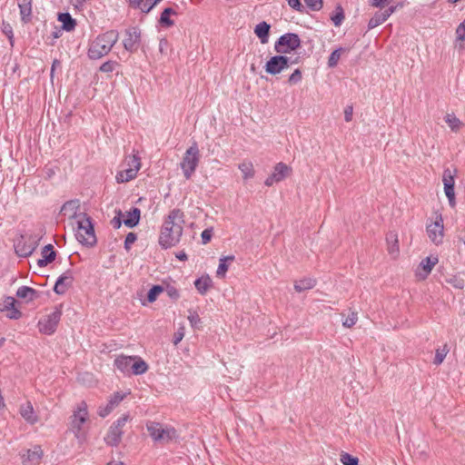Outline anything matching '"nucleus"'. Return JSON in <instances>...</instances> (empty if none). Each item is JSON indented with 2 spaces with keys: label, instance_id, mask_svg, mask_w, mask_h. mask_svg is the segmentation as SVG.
Segmentation results:
<instances>
[{
  "label": "nucleus",
  "instance_id": "f257e3e1",
  "mask_svg": "<svg viewBox=\"0 0 465 465\" xmlns=\"http://www.w3.org/2000/svg\"><path fill=\"white\" fill-rule=\"evenodd\" d=\"M183 213L180 209H173L165 218L160 232L159 245L163 249L176 246L183 235L184 223Z\"/></svg>",
  "mask_w": 465,
  "mask_h": 465
},
{
  "label": "nucleus",
  "instance_id": "f03ea898",
  "mask_svg": "<svg viewBox=\"0 0 465 465\" xmlns=\"http://www.w3.org/2000/svg\"><path fill=\"white\" fill-rule=\"evenodd\" d=\"M119 39L116 30H109L99 35L90 45L87 54L92 60H98L108 54Z\"/></svg>",
  "mask_w": 465,
  "mask_h": 465
},
{
  "label": "nucleus",
  "instance_id": "7ed1b4c3",
  "mask_svg": "<svg viewBox=\"0 0 465 465\" xmlns=\"http://www.w3.org/2000/svg\"><path fill=\"white\" fill-rule=\"evenodd\" d=\"M79 216L81 219L77 221L75 237L81 244L93 247L96 244L97 239L92 219L86 213H81Z\"/></svg>",
  "mask_w": 465,
  "mask_h": 465
},
{
  "label": "nucleus",
  "instance_id": "20e7f679",
  "mask_svg": "<svg viewBox=\"0 0 465 465\" xmlns=\"http://www.w3.org/2000/svg\"><path fill=\"white\" fill-rule=\"evenodd\" d=\"M391 2H371L372 6L379 8V11L370 19L368 30H371L384 23L392 13L404 6V2H397L396 5H390Z\"/></svg>",
  "mask_w": 465,
  "mask_h": 465
},
{
  "label": "nucleus",
  "instance_id": "39448f33",
  "mask_svg": "<svg viewBox=\"0 0 465 465\" xmlns=\"http://www.w3.org/2000/svg\"><path fill=\"white\" fill-rule=\"evenodd\" d=\"M200 162V150L196 142L185 151L183 159L180 163V167L183 171L185 179L189 180L194 173Z\"/></svg>",
  "mask_w": 465,
  "mask_h": 465
},
{
  "label": "nucleus",
  "instance_id": "423d86ee",
  "mask_svg": "<svg viewBox=\"0 0 465 465\" xmlns=\"http://www.w3.org/2000/svg\"><path fill=\"white\" fill-rule=\"evenodd\" d=\"M149 435L154 441L168 443L176 440L179 437L177 430L171 426L163 427L157 422H151L146 425Z\"/></svg>",
  "mask_w": 465,
  "mask_h": 465
},
{
  "label": "nucleus",
  "instance_id": "0eeeda50",
  "mask_svg": "<svg viewBox=\"0 0 465 465\" xmlns=\"http://www.w3.org/2000/svg\"><path fill=\"white\" fill-rule=\"evenodd\" d=\"M130 420L129 414H124L119 417L109 428L104 441L107 445L115 447L121 442L122 436L124 434V427L126 422Z\"/></svg>",
  "mask_w": 465,
  "mask_h": 465
},
{
  "label": "nucleus",
  "instance_id": "6e6552de",
  "mask_svg": "<svg viewBox=\"0 0 465 465\" xmlns=\"http://www.w3.org/2000/svg\"><path fill=\"white\" fill-rule=\"evenodd\" d=\"M301 46V39L295 33H286L281 35L274 44L277 54H290Z\"/></svg>",
  "mask_w": 465,
  "mask_h": 465
},
{
  "label": "nucleus",
  "instance_id": "1a4fd4ad",
  "mask_svg": "<svg viewBox=\"0 0 465 465\" xmlns=\"http://www.w3.org/2000/svg\"><path fill=\"white\" fill-rule=\"evenodd\" d=\"M88 419V407L87 403L83 401L74 410L73 415L71 416V430L74 435L78 438L82 430L83 425Z\"/></svg>",
  "mask_w": 465,
  "mask_h": 465
},
{
  "label": "nucleus",
  "instance_id": "9d476101",
  "mask_svg": "<svg viewBox=\"0 0 465 465\" xmlns=\"http://www.w3.org/2000/svg\"><path fill=\"white\" fill-rule=\"evenodd\" d=\"M62 310L60 307H55L54 312L41 319L38 322L40 332L45 335L53 334L58 326L61 320Z\"/></svg>",
  "mask_w": 465,
  "mask_h": 465
},
{
  "label": "nucleus",
  "instance_id": "9b49d317",
  "mask_svg": "<svg viewBox=\"0 0 465 465\" xmlns=\"http://www.w3.org/2000/svg\"><path fill=\"white\" fill-rule=\"evenodd\" d=\"M291 57L279 54L272 56L265 64L264 70L271 75L281 74L291 65Z\"/></svg>",
  "mask_w": 465,
  "mask_h": 465
},
{
  "label": "nucleus",
  "instance_id": "f8f14e48",
  "mask_svg": "<svg viewBox=\"0 0 465 465\" xmlns=\"http://www.w3.org/2000/svg\"><path fill=\"white\" fill-rule=\"evenodd\" d=\"M141 30L136 26L128 27L124 31V38L123 40L124 48L129 53H134L141 45Z\"/></svg>",
  "mask_w": 465,
  "mask_h": 465
},
{
  "label": "nucleus",
  "instance_id": "ddd939ff",
  "mask_svg": "<svg viewBox=\"0 0 465 465\" xmlns=\"http://www.w3.org/2000/svg\"><path fill=\"white\" fill-rule=\"evenodd\" d=\"M74 281V272L68 269L57 278L53 290L56 294L63 295L73 286Z\"/></svg>",
  "mask_w": 465,
  "mask_h": 465
},
{
  "label": "nucleus",
  "instance_id": "4468645a",
  "mask_svg": "<svg viewBox=\"0 0 465 465\" xmlns=\"http://www.w3.org/2000/svg\"><path fill=\"white\" fill-rule=\"evenodd\" d=\"M292 169L286 163L282 162L278 163L274 166L272 174L269 175L264 181V184L268 187H271L274 183L282 182L289 175Z\"/></svg>",
  "mask_w": 465,
  "mask_h": 465
},
{
  "label": "nucleus",
  "instance_id": "2eb2a0df",
  "mask_svg": "<svg viewBox=\"0 0 465 465\" xmlns=\"http://www.w3.org/2000/svg\"><path fill=\"white\" fill-rule=\"evenodd\" d=\"M427 233L430 241L435 244L438 245L442 242L443 219L441 215L438 216L433 223L427 226Z\"/></svg>",
  "mask_w": 465,
  "mask_h": 465
},
{
  "label": "nucleus",
  "instance_id": "dca6fc26",
  "mask_svg": "<svg viewBox=\"0 0 465 465\" xmlns=\"http://www.w3.org/2000/svg\"><path fill=\"white\" fill-rule=\"evenodd\" d=\"M43 457V450L40 446L36 445L31 450H26L21 453L23 465H35L39 463Z\"/></svg>",
  "mask_w": 465,
  "mask_h": 465
},
{
  "label": "nucleus",
  "instance_id": "f3484780",
  "mask_svg": "<svg viewBox=\"0 0 465 465\" xmlns=\"http://www.w3.org/2000/svg\"><path fill=\"white\" fill-rule=\"evenodd\" d=\"M124 394L121 392H114L109 399L105 405H101L98 408L97 413L100 417L104 418L108 416L112 411L124 400Z\"/></svg>",
  "mask_w": 465,
  "mask_h": 465
},
{
  "label": "nucleus",
  "instance_id": "a211bd4d",
  "mask_svg": "<svg viewBox=\"0 0 465 465\" xmlns=\"http://www.w3.org/2000/svg\"><path fill=\"white\" fill-rule=\"evenodd\" d=\"M290 7L301 14H307L309 11H319L323 7V2H288Z\"/></svg>",
  "mask_w": 465,
  "mask_h": 465
},
{
  "label": "nucleus",
  "instance_id": "6ab92c4d",
  "mask_svg": "<svg viewBox=\"0 0 465 465\" xmlns=\"http://www.w3.org/2000/svg\"><path fill=\"white\" fill-rule=\"evenodd\" d=\"M16 303L17 301L12 296H6L5 298L1 311L8 312L6 314L7 318L12 320H18L22 317L21 311L15 307Z\"/></svg>",
  "mask_w": 465,
  "mask_h": 465
},
{
  "label": "nucleus",
  "instance_id": "aec40b11",
  "mask_svg": "<svg viewBox=\"0 0 465 465\" xmlns=\"http://www.w3.org/2000/svg\"><path fill=\"white\" fill-rule=\"evenodd\" d=\"M41 255L42 258L37 261V265L43 268L54 261L56 257V252L54 251V246L49 243L42 249Z\"/></svg>",
  "mask_w": 465,
  "mask_h": 465
},
{
  "label": "nucleus",
  "instance_id": "412c9836",
  "mask_svg": "<svg viewBox=\"0 0 465 465\" xmlns=\"http://www.w3.org/2000/svg\"><path fill=\"white\" fill-rule=\"evenodd\" d=\"M442 182L444 184V193L446 196L455 194V180L450 169H446L443 172Z\"/></svg>",
  "mask_w": 465,
  "mask_h": 465
},
{
  "label": "nucleus",
  "instance_id": "4be33fe9",
  "mask_svg": "<svg viewBox=\"0 0 465 465\" xmlns=\"http://www.w3.org/2000/svg\"><path fill=\"white\" fill-rule=\"evenodd\" d=\"M271 25L265 21H262L255 25L254 34L260 39L262 45H265L269 41Z\"/></svg>",
  "mask_w": 465,
  "mask_h": 465
},
{
  "label": "nucleus",
  "instance_id": "5701e85b",
  "mask_svg": "<svg viewBox=\"0 0 465 465\" xmlns=\"http://www.w3.org/2000/svg\"><path fill=\"white\" fill-rule=\"evenodd\" d=\"M134 360L135 356L121 355L114 360V365L123 373H127L131 371V366Z\"/></svg>",
  "mask_w": 465,
  "mask_h": 465
},
{
  "label": "nucleus",
  "instance_id": "b1692460",
  "mask_svg": "<svg viewBox=\"0 0 465 465\" xmlns=\"http://www.w3.org/2000/svg\"><path fill=\"white\" fill-rule=\"evenodd\" d=\"M141 219V210L137 207H132L127 212V216L124 220V224L128 228H134L138 225Z\"/></svg>",
  "mask_w": 465,
  "mask_h": 465
},
{
  "label": "nucleus",
  "instance_id": "393cba45",
  "mask_svg": "<svg viewBox=\"0 0 465 465\" xmlns=\"http://www.w3.org/2000/svg\"><path fill=\"white\" fill-rule=\"evenodd\" d=\"M194 286L200 294L204 295L213 286V281L208 274H205L194 281Z\"/></svg>",
  "mask_w": 465,
  "mask_h": 465
},
{
  "label": "nucleus",
  "instance_id": "a878e982",
  "mask_svg": "<svg viewBox=\"0 0 465 465\" xmlns=\"http://www.w3.org/2000/svg\"><path fill=\"white\" fill-rule=\"evenodd\" d=\"M57 20L62 23L61 28L66 32H71L75 28L76 22L69 13H59Z\"/></svg>",
  "mask_w": 465,
  "mask_h": 465
},
{
  "label": "nucleus",
  "instance_id": "bb28decb",
  "mask_svg": "<svg viewBox=\"0 0 465 465\" xmlns=\"http://www.w3.org/2000/svg\"><path fill=\"white\" fill-rule=\"evenodd\" d=\"M80 208V201L78 199L70 200L64 203L61 208V213L64 215H67L69 217L76 216V213Z\"/></svg>",
  "mask_w": 465,
  "mask_h": 465
},
{
  "label": "nucleus",
  "instance_id": "cd10ccee",
  "mask_svg": "<svg viewBox=\"0 0 465 465\" xmlns=\"http://www.w3.org/2000/svg\"><path fill=\"white\" fill-rule=\"evenodd\" d=\"M38 292L35 289L28 286H21L16 291V296L25 299L26 302H32L37 298Z\"/></svg>",
  "mask_w": 465,
  "mask_h": 465
},
{
  "label": "nucleus",
  "instance_id": "c85d7f7f",
  "mask_svg": "<svg viewBox=\"0 0 465 465\" xmlns=\"http://www.w3.org/2000/svg\"><path fill=\"white\" fill-rule=\"evenodd\" d=\"M177 15V12L173 7H166L163 9L160 15L159 23L163 27H171L174 25L171 15Z\"/></svg>",
  "mask_w": 465,
  "mask_h": 465
},
{
  "label": "nucleus",
  "instance_id": "c756f323",
  "mask_svg": "<svg viewBox=\"0 0 465 465\" xmlns=\"http://www.w3.org/2000/svg\"><path fill=\"white\" fill-rule=\"evenodd\" d=\"M32 2H19L18 6L20 9L21 21L24 24H28L32 20Z\"/></svg>",
  "mask_w": 465,
  "mask_h": 465
},
{
  "label": "nucleus",
  "instance_id": "7c9ffc66",
  "mask_svg": "<svg viewBox=\"0 0 465 465\" xmlns=\"http://www.w3.org/2000/svg\"><path fill=\"white\" fill-rule=\"evenodd\" d=\"M35 250V245L33 243H26L19 242L15 245V252L19 257H28Z\"/></svg>",
  "mask_w": 465,
  "mask_h": 465
},
{
  "label": "nucleus",
  "instance_id": "2f4dec72",
  "mask_svg": "<svg viewBox=\"0 0 465 465\" xmlns=\"http://www.w3.org/2000/svg\"><path fill=\"white\" fill-rule=\"evenodd\" d=\"M148 370V364L138 356H135L134 361H133L131 366V373L134 375H142L145 373Z\"/></svg>",
  "mask_w": 465,
  "mask_h": 465
},
{
  "label": "nucleus",
  "instance_id": "473e14b6",
  "mask_svg": "<svg viewBox=\"0 0 465 465\" xmlns=\"http://www.w3.org/2000/svg\"><path fill=\"white\" fill-rule=\"evenodd\" d=\"M136 169H129L128 167L117 173L115 179L118 183H127L134 180L137 175Z\"/></svg>",
  "mask_w": 465,
  "mask_h": 465
},
{
  "label": "nucleus",
  "instance_id": "72a5a7b5",
  "mask_svg": "<svg viewBox=\"0 0 465 465\" xmlns=\"http://www.w3.org/2000/svg\"><path fill=\"white\" fill-rule=\"evenodd\" d=\"M316 285V280L312 278H304L294 282V289L298 292L312 289Z\"/></svg>",
  "mask_w": 465,
  "mask_h": 465
},
{
  "label": "nucleus",
  "instance_id": "f704fd0d",
  "mask_svg": "<svg viewBox=\"0 0 465 465\" xmlns=\"http://www.w3.org/2000/svg\"><path fill=\"white\" fill-rule=\"evenodd\" d=\"M20 413L21 416L30 424H35L37 421V417L35 414L33 406L30 403L25 406H22Z\"/></svg>",
  "mask_w": 465,
  "mask_h": 465
},
{
  "label": "nucleus",
  "instance_id": "c9c22d12",
  "mask_svg": "<svg viewBox=\"0 0 465 465\" xmlns=\"http://www.w3.org/2000/svg\"><path fill=\"white\" fill-rule=\"evenodd\" d=\"M345 18L344 10L341 5H337L330 14V19L335 26H340Z\"/></svg>",
  "mask_w": 465,
  "mask_h": 465
},
{
  "label": "nucleus",
  "instance_id": "e433bc0d",
  "mask_svg": "<svg viewBox=\"0 0 465 465\" xmlns=\"http://www.w3.org/2000/svg\"><path fill=\"white\" fill-rule=\"evenodd\" d=\"M386 241L388 243V252L392 255L397 254L399 252L397 233L395 232H390L386 236Z\"/></svg>",
  "mask_w": 465,
  "mask_h": 465
},
{
  "label": "nucleus",
  "instance_id": "4c0bfd02",
  "mask_svg": "<svg viewBox=\"0 0 465 465\" xmlns=\"http://www.w3.org/2000/svg\"><path fill=\"white\" fill-rule=\"evenodd\" d=\"M444 121L449 125L452 132H458L462 126L463 123L453 114H447Z\"/></svg>",
  "mask_w": 465,
  "mask_h": 465
},
{
  "label": "nucleus",
  "instance_id": "58836bf2",
  "mask_svg": "<svg viewBox=\"0 0 465 465\" xmlns=\"http://www.w3.org/2000/svg\"><path fill=\"white\" fill-rule=\"evenodd\" d=\"M238 168L242 172L244 180L251 179L254 176V169L252 162L243 161L238 165Z\"/></svg>",
  "mask_w": 465,
  "mask_h": 465
},
{
  "label": "nucleus",
  "instance_id": "ea45409f",
  "mask_svg": "<svg viewBox=\"0 0 465 465\" xmlns=\"http://www.w3.org/2000/svg\"><path fill=\"white\" fill-rule=\"evenodd\" d=\"M234 259L235 258L233 255H228V256L220 258L219 265H218V268L216 271L217 277H223L225 275L226 272L228 271L227 262H232V261H234Z\"/></svg>",
  "mask_w": 465,
  "mask_h": 465
},
{
  "label": "nucleus",
  "instance_id": "a19ab883",
  "mask_svg": "<svg viewBox=\"0 0 465 465\" xmlns=\"http://www.w3.org/2000/svg\"><path fill=\"white\" fill-rule=\"evenodd\" d=\"M437 262H438L437 257H426L421 260L420 266L425 272L424 278L427 277L430 273L432 268L436 265Z\"/></svg>",
  "mask_w": 465,
  "mask_h": 465
},
{
  "label": "nucleus",
  "instance_id": "79ce46f5",
  "mask_svg": "<svg viewBox=\"0 0 465 465\" xmlns=\"http://www.w3.org/2000/svg\"><path fill=\"white\" fill-rule=\"evenodd\" d=\"M345 51L346 49L342 47H339L333 50L328 58V66L330 68H334L338 64L341 54Z\"/></svg>",
  "mask_w": 465,
  "mask_h": 465
},
{
  "label": "nucleus",
  "instance_id": "37998d69",
  "mask_svg": "<svg viewBox=\"0 0 465 465\" xmlns=\"http://www.w3.org/2000/svg\"><path fill=\"white\" fill-rule=\"evenodd\" d=\"M188 312H189V315H188L187 319H188L192 328L197 329V330L201 329L202 320H201L198 312L193 310H189Z\"/></svg>",
  "mask_w": 465,
  "mask_h": 465
},
{
  "label": "nucleus",
  "instance_id": "c03bdc74",
  "mask_svg": "<svg viewBox=\"0 0 465 465\" xmlns=\"http://www.w3.org/2000/svg\"><path fill=\"white\" fill-rule=\"evenodd\" d=\"M164 291V288L161 285H153L147 293V301L149 302H153L156 301L157 297Z\"/></svg>",
  "mask_w": 465,
  "mask_h": 465
},
{
  "label": "nucleus",
  "instance_id": "a18cd8bd",
  "mask_svg": "<svg viewBox=\"0 0 465 465\" xmlns=\"http://www.w3.org/2000/svg\"><path fill=\"white\" fill-rule=\"evenodd\" d=\"M118 66H119V63L117 61L107 60L106 62L103 63L100 65L99 71L102 73H112Z\"/></svg>",
  "mask_w": 465,
  "mask_h": 465
},
{
  "label": "nucleus",
  "instance_id": "49530a36",
  "mask_svg": "<svg viewBox=\"0 0 465 465\" xmlns=\"http://www.w3.org/2000/svg\"><path fill=\"white\" fill-rule=\"evenodd\" d=\"M1 29H2L3 34H5L7 36L10 45L14 46V42H15L14 32H13V27L11 26V25L7 22L3 21Z\"/></svg>",
  "mask_w": 465,
  "mask_h": 465
},
{
  "label": "nucleus",
  "instance_id": "de8ad7c7",
  "mask_svg": "<svg viewBox=\"0 0 465 465\" xmlns=\"http://www.w3.org/2000/svg\"><path fill=\"white\" fill-rule=\"evenodd\" d=\"M340 461L343 465H358L359 459L357 457L351 455L348 452H342L341 454Z\"/></svg>",
  "mask_w": 465,
  "mask_h": 465
},
{
  "label": "nucleus",
  "instance_id": "09e8293b",
  "mask_svg": "<svg viewBox=\"0 0 465 465\" xmlns=\"http://www.w3.org/2000/svg\"><path fill=\"white\" fill-rule=\"evenodd\" d=\"M126 161L129 169H136L135 171H139L141 167V158L137 154L130 155Z\"/></svg>",
  "mask_w": 465,
  "mask_h": 465
},
{
  "label": "nucleus",
  "instance_id": "8fccbe9b",
  "mask_svg": "<svg viewBox=\"0 0 465 465\" xmlns=\"http://www.w3.org/2000/svg\"><path fill=\"white\" fill-rule=\"evenodd\" d=\"M449 350L447 349V345H445L442 349L436 350L435 358L433 363L435 365H440L443 362Z\"/></svg>",
  "mask_w": 465,
  "mask_h": 465
},
{
  "label": "nucleus",
  "instance_id": "3c124183",
  "mask_svg": "<svg viewBox=\"0 0 465 465\" xmlns=\"http://www.w3.org/2000/svg\"><path fill=\"white\" fill-rule=\"evenodd\" d=\"M358 320L357 312H351L347 318L342 322V325L347 328H351L356 324Z\"/></svg>",
  "mask_w": 465,
  "mask_h": 465
},
{
  "label": "nucleus",
  "instance_id": "603ef678",
  "mask_svg": "<svg viewBox=\"0 0 465 465\" xmlns=\"http://www.w3.org/2000/svg\"><path fill=\"white\" fill-rule=\"evenodd\" d=\"M116 215L112 219L111 224L114 229H119L124 223V220H122L123 213L121 210L115 211Z\"/></svg>",
  "mask_w": 465,
  "mask_h": 465
},
{
  "label": "nucleus",
  "instance_id": "864d4df0",
  "mask_svg": "<svg viewBox=\"0 0 465 465\" xmlns=\"http://www.w3.org/2000/svg\"><path fill=\"white\" fill-rule=\"evenodd\" d=\"M164 291L166 292L167 295L173 301L178 300L180 297L179 291L173 285L168 284Z\"/></svg>",
  "mask_w": 465,
  "mask_h": 465
},
{
  "label": "nucleus",
  "instance_id": "5fc2aeb1",
  "mask_svg": "<svg viewBox=\"0 0 465 465\" xmlns=\"http://www.w3.org/2000/svg\"><path fill=\"white\" fill-rule=\"evenodd\" d=\"M302 71L299 68H297L289 76L288 82L290 84H296L302 81Z\"/></svg>",
  "mask_w": 465,
  "mask_h": 465
},
{
  "label": "nucleus",
  "instance_id": "6e6d98bb",
  "mask_svg": "<svg viewBox=\"0 0 465 465\" xmlns=\"http://www.w3.org/2000/svg\"><path fill=\"white\" fill-rule=\"evenodd\" d=\"M213 228L210 227V228H206L204 229L202 233H201V238H202V243L203 244H206L208 243L212 237H213Z\"/></svg>",
  "mask_w": 465,
  "mask_h": 465
},
{
  "label": "nucleus",
  "instance_id": "4d7b16f0",
  "mask_svg": "<svg viewBox=\"0 0 465 465\" xmlns=\"http://www.w3.org/2000/svg\"><path fill=\"white\" fill-rule=\"evenodd\" d=\"M137 240V235L134 232H129L127 233L125 240H124V249L126 251H129L131 248V245Z\"/></svg>",
  "mask_w": 465,
  "mask_h": 465
},
{
  "label": "nucleus",
  "instance_id": "13d9d810",
  "mask_svg": "<svg viewBox=\"0 0 465 465\" xmlns=\"http://www.w3.org/2000/svg\"><path fill=\"white\" fill-rule=\"evenodd\" d=\"M456 38L465 40V19L456 28Z\"/></svg>",
  "mask_w": 465,
  "mask_h": 465
},
{
  "label": "nucleus",
  "instance_id": "bf43d9fd",
  "mask_svg": "<svg viewBox=\"0 0 465 465\" xmlns=\"http://www.w3.org/2000/svg\"><path fill=\"white\" fill-rule=\"evenodd\" d=\"M184 337V327H180L173 335V342L174 345H177Z\"/></svg>",
  "mask_w": 465,
  "mask_h": 465
},
{
  "label": "nucleus",
  "instance_id": "052dcab7",
  "mask_svg": "<svg viewBox=\"0 0 465 465\" xmlns=\"http://www.w3.org/2000/svg\"><path fill=\"white\" fill-rule=\"evenodd\" d=\"M353 107L352 105H347L344 109V120L346 122H351L352 119Z\"/></svg>",
  "mask_w": 465,
  "mask_h": 465
},
{
  "label": "nucleus",
  "instance_id": "680f3d73",
  "mask_svg": "<svg viewBox=\"0 0 465 465\" xmlns=\"http://www.w3.org/2000/svg\"><path fill=\"white\" fill-rule=\"evenodd\" d=\"M455 48L458 49L459 52L465 51V40L455 39Z\"/></svg>",
  "mask_w": 465,
  "mask_h": 465
},
{
  "label": "nucleus",
  "instance_id": "e2e57ef3",
  "mask_svg": "<svg viewBox=\"0 0 465 465\" xmlns=\"http://www.w3.org/2000/svg\"><path fill=\"white\" fill-rule=\"evenodd\" d=\"M130 3V5L133 7V8H143V7H146L147 6V3L148 2H137V1H134V2H129Z\"/></svg>",
  "mask_w": 465,
  "mask_h": 465
},
{
  "label": "nucleus",
  "instance_id": "0e129e2a",
  "mask_svg": "<svg viewBox=\"0 0 465 465\" xmlns=\"http://www.w3.org/2000/svg\"><path fill=\"white\" fill-rule=\"evenodd\" d=\"M448 282L451 283L455 288L457 289H462L463 288V282L458 281L456 279L449 280Z\"/></svg>",
  "mask_w": 465,
  "mask_h": 465
},
{
  "label": "nucleus",
  "instance_id": "69168bd1",
  "mask_svg": "<svg viewBox=\"0 0 465 465\" xmlns=\"http://www.w3.org/2000/svg\"><path fill=\"white\" fill-rule=\"evenodd\" d=\"M176 258L180 261L185 262L188 260V256L184 251L178 252L175 254Z\"/></svg>",
  "mask_w": 465,
  "mask_h": 465
},
{
  "label": "nucleus",
  "instance_id": "338daca9",
  "mask_svg": "<svg viewBox=\"0 0 465 465\" xmlns=\"http://www.w3.org/2000/svg\"><path fill=\"white\" fill-rule=\"evenodd\" d=\"M62 31L63 29L62 28H55L53 32H52V37L54 39H58L59 37H61L62 35Z\"/></svg>",
  "mask_w": 465,
  "mask_h": 465
},
{
  "label": "nucleus",
  "instance_id": "774afa93",
  "mask_svg": "<svg viewBox=\"0 0 465 465\" xmlns=\"http://www.w3.org/2000/svg\"><path fill=\"white\" fill-rule=\"evenodd\" d=\"M448 198V201H449V204L451 206V207H455L456 205V201H455V194H452L451 195H449V196H446Z\"/></svg>",
  "mask_w": 465,
  "mask_h": 465
}]
</instances>
